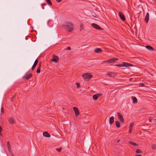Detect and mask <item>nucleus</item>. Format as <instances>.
<instances>
[{
    "label": "nucleus",
    "instance_id": "obj_43",
    "mask_svg": "<svg viewBox=\"0 0 156 156\" xmlns=\"http://www.w3.org/2000/svg\"><path fill=\"white\" fill-rule=\"evenodd\" d=\"M135 156H142L141 154H136L135 155Z\"/></svg>",
    "mask_w": 156,
    "mask_h": 156
},
{
    "label": "nucleus",
    "instance_id": "obj_32",
    "mask_svg": "<svg viewBox=\"0 0 156 156\" xmlns=\"http://www.w3.org/2000/svg\"><path fill=\"white\" fill-rule=\"evenodd\" d=\"M2 127L1 126H0V135L1 136H2V134L1 133V132L2 131Z\"/></svg>",
    "mask_w": 156,
    "mask_h": 156
},
{
    "label": "nucleus",
    "instance_id": "obj_39",
    "mask_svg": "<svg viewBox=\"0 0 156 156\" xmlns=\"http://www.w3.org/2000/svg\"><path fill=\"white\" fill-rule=\"evenodd\" d=\"M144 84L143 83H141L140 84V86L141 87H144Z\"/></svg>",
    "mask_w": 156,
    "mask_h": 156
},
{
    "label": "nucleus",
    "instance_id": "obj_2",
    "mask_svg": "<svg viewBox=\"0 0 156 156\" xmlns=\"http://www.w3.org/2000/svg\"><path fill=\"white\" fill-rule=\"evenodd\" d=\"M82 76L84 80L88 81L92 77V75L91 73H88L82 75Z\"/></svg>",
    "mask_w": 156,
    "mask_h": 156
},
{
    "label": "nucleus",
    "instance_id": "obj_15",
    "mask_svg": "<svg viewBox=\"0 0 156 156\" xmlns=\"http://www.w3.org/2000/svg\"><path fill=\"white\" fill-rule=\"evenodd\" d=\"M38 60H37V59H36L33 65V66H32V70H33L34 69L35 67H36V65H37V63H38Z\"/></svg>",
    "mask_w": 156,
    "mask_h": 156
},
{
    "label": "nucleus",
    "instance_id": "obj_13",
    "mask_svg": "<svg viewBox=\"0 0 156 156\" xmlns=\"http://www.w3.org/2000/svg\"><path fill=\"white\" fill-rule=\"evenodd\" d=\"M114 118L113 116H112L110 117L109 118V124L111 125H112L114 122Z\"/></svg>",
    "mask_w": 156,
    "mask_h": 156
},
{
    "label": "nucleus",
    "instance_id": "obj_42",
    "mask_svg": "<svg viewBox=\"0 0 156 156\" xmlns=\"http://www.w3.org/2000/svg\"><path fill=\"white\" fill-rule=\"evenodd\" d=\"M62 0H56V1L58 2H60Z\"/></svg>",
    "mask_w": 156,
    "mask_h": 156
},
{
    "label": "nucleus",
    "instance_id": "obj_47",
    "mask_svg": "<svg viewBox=\"0 0 156 156\" xmlns=\"http://www.w3.org/2000/svg\"><path fill=\"white\" fill-rule=\"evenodd\" d=\"M120 140H118V142H119Z\"/></svg>",
    "mask_w": 156,
    "mask_h": 156
},
{
    "label": "nucleus",
    "instance_id": "obj_34",
    "mask_svg": "<svg viewBox=\"0 0 156 156\" xmlns=\"http://www.w3.org/2000/svg\"><path fill=\"white\" fill-rule=\"evenodd\" d=\"M153 119V118L151 117H150L149 118V121L150 122H151L152 120Z\"/></svg>",
    "mask_w": 156,
    "mask_h": 156
},
{
    "label": "nucleus",
    "instance_id": "obj_46",
    "mask_svg": "<svg viewBox=\"0 0 156 156\" xmlns=\"http://www.w3.org/2000/svg\"><path fill=\"white\" fill-rule=\"evenodd\" d=\"M154 120L155 121V122H156V119H154Z\"/></svg>",
    "mask_w": 156,
    "mask_h": 156
},
{
    "label": "nucleus",
    "instance_id": "obj_14",
    "mask_svg": "<svg viewBox=\"0 0 156 156\" xmlns=\"http://www.w3.org/2000/svg\"><path fill=\"white\" fill-rule=\"evenodd\" d=\"M8 122L10 124H14L15 123V120L12 118H10L8 119Z\"/></svg>",
    "mask_w": 156,
    "mask_h": 156
},
{
    "label": "nucleus",
    "instance_id": "obj_38",
    "mask_svg": "<svg viewBox=\"0 0 156 156\" xmlns=\"http://www.w3.org/2000/svg\"><path fill=\"white\" fill-rule=\"evenodd\" d=\"M14 97H15V96H13L11 98V102H12L13 101V98H14Z\"/></svg>",
    "mask_w": 156,
    "mask_h": 156
},
{
    "label": "nucleus",
    "instance_id": "obj_18",
    "mask_svg": "<svg viewBox=\"0 0 156 156\" xmlns=\"http://www.w3.org/2000/svg\"><path fill=\"white\" fill-rule=\"evenodd\" d=\"M134 125L133 123H131L129 126V133H131L132 131L133 126Z\"/></svg>",
    "mask_w": 156,
    "mask_h": 156
},
{
    "label": "nucleus",
    "instance_id": "obj_44",
    "mask_svg": "<svg viewBox=\"0 0 156 156\" xmlns=\"http://www.w3.org/2000/svg\"><path fill=\"white\" fill-rule=\"evenodd\" d=\"M106 63H105L104 64H103L104 66H106Z\"/></svg>",
    "mask_w": 156,
    "mask_h": 156
},
{
    "label": "nucleus",
    "instance_id": "obj_41",
    "mask_svg": "<svg viewBox=\"0 0 156 156\" xmlns=\"http://www.w3.org/2000/svg\"><path fill=\"white\" fill-rule=\"evenodd\" d=\"M98 94V95L99 96V97L102 95V94Z\"/></svg>",
    "mask_w": 156,
    "mask_h": 156
},
{
    "label": "nucleus",
    "instance_id": "obj_16",
    "mask_svg": "<svg viewBox=\"0 0 156 156\" xmlns=\"http://www.w3.org/2000/svg\"><path fill=\"white\" fill-rule=\"evenodd\" d=\"M94 51L96 53H98L102 52V51L101 49L97 48L94 49Z\"/></svg>",
    "mask_w": 156,
    "mask_h": 156
},
{
    "label": "nucleus",
    "instance_id": "obj_33",
    "mask_svg": "<svg viewBox=\"0 0 156 156\" xmlns=\"http://www.w3.org/2000/svg\"><path fill=\"white\" fill-rule=\"evenodd\" d=\"M31 39V36H27L25 38V39Z\"/></svg>",
    "mask_w": 156,
    "mask_h": 156
},
{
    "label": "nucleus",
    "instance_id": "obj_24",
    "mask_svg": "<svg viewBox=\"0 0 156 156\" xmlns=\"http://www.w3.org/2000/svg\"><path fill=\"white\" fill-rule=\"evenodd\" d=\"M98 97H99V96L98 95V94H95L93 96V98L94 100H97Z\"/></svg>",
    "mask_w": 156,
    "mask_h": 156
},
{
    "label": "nucleus",
    "instance_id": "obj_3",
    "mask_svg": "<svg viewBox=\"0 0 156 156\" xmlns=\"http://www.w3.org/2000/svg\"><path fill=\"white\" fill-rule=\"evenodd\" d=\"M118 60V59L117 58H111L110 59L108 60L107 61H103L101 64H104L105 63H110L113 62H114Z\"/></svg>",
    "mask_w": 156,
    "mask_h": 156
},
{
    "label": "nucleus",
    "instance_id": "obj_19",
    "mask_svg": "<svg viewBox=\"0 0 156 156\" xmlns=\"http://www.w3.org/2000/svg\"><path fill=\"white\" fill-rule=\"evenodd\" d=\"M7 146L8 147V151L9 152H12L11 149L10 147V143L9 141H8L7 142Z\"/></svg>",
    "mask_w": 156,
    "mask_h": 156
},
{
    "label": "nucleus",
    "instance_id": "obj_25",
    "mask_svg": "<svg viewBox=\"0 0 156 156\" xmlns=\"http://www.w3.org/2000/svg\"><path fill=\"white\" fill-rule=\"evenodd\" d=\"M80 30H82L83 29V25L82 23H81L80 25Z\"/></svg>",
    "mask_w": 156,
    "mask_h": 156
},
{
    "label": "nucleus",
    "instance_id": "obj_17",
    "mask_svg": "<svg viewBox=\"0 0 156 156\" xmlns=\"http://www.w3.org/2000/svg\"><path fill=\"white\" fill-rule=\"evenodd\" d=\"M43 136L47 137H49L51 136V135L49 134L47 132H44L43 133Z\"/></svg>",
    "mask_w": 156,
    "mask_h": 156
},
{
    "label": "nucleus",
    "instance_id": "obj_11",
    "mask_svg": "<svg viewBox=\"0 0 156 156\" xmlns=\"http://www.w3.org/2000/svg\"><path fill=\"white\" fill-rule=\"evenodd\" d=\"M149 15L148 12L146 13V16L145 18V21L146 23H147L148 22L149 20Z\"/></svg>",
    "mask_w": 156,
    "mask_h": 156
},
{
    "label": "nucleus",
    "instance_id": "obj_4",
    "mask_svg": "<svg viewBox=\"0 0 156 156\" xmlns=\"http://www.w3.org/2000/svg\"><path fill=\"white\" fill-rule=\"evenodd\" d=\"M91 26L93 28L97 29V30H103V29L101 28V27H100L99 25H97V24L94 23H92L91 24Z\"/></svg>",
    "mask_w": 156,
    "mask_h": 156
},
{
    "label": "nucleus",
    "instance_id": "obj_21",
    "mask_svg": "<svg viewBox=\"0 0 156 156\" xmlns=\"http://www.w3.org/2000/svg\"><path fill=\"white\" fill-rule=\"evenodd\" d=\"M146 48L148 49L150 51H154L153 48L149 45H147L145 46Z\"/></svg>",
    "mask_w": 156,
    "mask_h": 156
},
{
    "label": "nucleus",
    "instance_id": "obj_27",
    "mask_svg": "<svg viewBox=\"0 0 156 156\" xmlns=\"http://www.w3.org/2000/svg\"><path fill=\"white\" fill-rule=\"evenodd\" d=\"M141 152V151L140 149H137L136 151V152L137 153H140Z\"/></svg>",
    "mask_w": 156,
    "mask_h": 156
},
{
    "label": "nucleus",
    "instance_id": "obj_35",
    "mask_svg": "<svg viewBox=\"0 0 156 156\" xmlns=\"http://www.w3.org/2000/svg\"><path fill=\"white\" fill-rule=\"evenodd\" d=\"M76 85L77 87H79L80 86V84L78 83H76Z\"/></svg>",
    "mask_w": 156,
    "mask_h": 156
},
{
    "label": "nucleus",
    "instance_id": "obj_26",
    "mask_svg": "<svg viewBox=\"0 0 156 156\" xmlns=\"http://www.w3.org/2000/svg\"><path fill=\"white\" fill-rule=\"evenodd\" d=\"M151 147H152V148L153 150L155 149L156 148V144H153L152 145Z\"/></svg>",
    "mask_w": 156,
    "mask_h": 156
},
{
    "label": "nucleus",
    "instance_id": "obj_6",
    "mask_svg": "<svg viewBox=\"0 0 156 156\" xmlns=\"http://www.w3.org/2000/svg\"><path fill=\"white\" fill-rule=\"evenodd\" d=\"M73 109L75 112V116L77 117L80 114V112L78 109L77 107H73Z\"/></svg>",
    "mask_w": 156,
    "mask_h": 156
},
{
    "label": "nucleus",
    "instance_id": "obj_5",
    "mask_svg": "<svg viewBox=\"0 0 156 156\" xmlns=\"http://www.w3.org/2000/svg\"><path fill=\"white\" fill-rule=\"evenodd\" d=\"M117 114L118 115V119L122 123H124V121L122 115L119 112H118Z\"/></svg>",
    "mask_w": 156,
    "mask_h": 156
},
{
    "label": "nucleus",
    "instance_id": "obj_30",
    "mask_svg": "<svg viewBox=\"0 0 156 156\" xmlns=\"http://www.w3.org/2000/svg\"><path fill=\"white\" fill-rule=\"evenodd\" d=\"M47 2L50 5H52V3L50 0H47Z\"/></svg>",
    "mask_w": 156,
    "mask_h": 156
},
{
    "label": "nucleus",
    "instance_id": "obj_20",
    "mask_svg": "<svg viewBox=\"0 0 156 156\" xmlns=\"http://www.w3.org/2000/svg\"><path fill=\"white\" fill-rule=\"evenodd\" d=\"M131 98L133 100V103H136L137 102V99L136 97L134 96H132Z\"/></svg>",
    "mask_w": 156,
    "mask_h": 156
},
{
    "label": "nucleus",
    "instance_id": "obj_36",
    "mask_svg": "<svg viewBox=\"0 0 156 156\" xmlns=\"http://www.w3.org/2000/svg\"><path fill=\"white\" fill-rule=\"evenodd\" d=\"M1 111L2 113H3L4 112V109L2 107L1 108Z\"/></svg>",
    "mask_w": 156,
    "mask_h": 156
},
{
    "label": "nucleus",
    "instance_id": "obj_31",
    "mask_svg": "<svg viewBox=\"0 0 156 156\" xmlns=\"http://www.w3.org/2000/svg\"><path fill=\"white\" fill-rule=\"evenodd\" d=\"M115 66H118V67H121L123 66L122 64H115Z\"/></svg>",
    "mask_w": 156,
    "mask_h": 156
},
{
    "label": "nucleus",
    "instance_id": "obj_1",
    "mask_svg": "<svg viewBox=\"0 0 156 156\" xmlns=\"http://www.w3.org/2000/svg\"><path fill=\"white\" fill-rule=\"evenodd\" d=\"M62 28L66 31L71 32L74 30L73 23L71 22H64L62 26Z\"/></svg>",
    "mask_w": 156,
    "mask_h": 156
},
{
    "label": "nucleus",
    "instance_id": "obj_23",
    "mask_svg": "<svg viewBox=\"0 0 156 156\" xmlns=\"http://www.w3.org/2000/svg\"><path fill=\"white\" fill-rule=\"evenodd\" d=\"M116 126L117 128H119L120 126V122L118 121L115 122Z\"/></svg>",
    "mask_w": 156,
    "mask_h": 156
},
{
    "label": "nucleus",
    "instance_id": "obj_12",
    "mask_svg": "<svg viewBox=\"0 0 156 156\" xmlns=\"http://www.w3.org/2000/svg\"><path fill=\"white\" fill-rule=\"evenodd\" d=\"M58 59V57L56 56L55 55L53 56V58L52 59L51 61L52 62H57Z\"/></svg>",
    "mask_w": 156,
    "mask_h": 156
},
{
    "label": "nucleus",
    "instance_id": "obj_28",
    "mask_svg": "<svg viewBox=\"0 0 156 156\" xmlns=\"http://www.w3.org/2000/svg\"><path fill=\"white\" fill-rule=\"evenodd\" d=\"M129 143L131 144H132L135 146L137 145V144L136 143L133 142H129Z\"/></svg>",
    "mask_w": 156,
    "mask_h": 156
},
{
    "label": "nucleus",
    "instance_id": "obj_37",
    "mask_svg": "<svg viewBox=\"0 0 156 156\" xmlns=\"http://www.w3.org/2000/svg\"><path fill=\"white\" fill-rule=\"evenodd\" d=\"M66 50H71V48L70 47H68L66 49H65Z\"/></svg>",
    "mask_w": 156,
    "mask_h": 156
},
{
    "label": "nucleus",
    "instance_id": "obj_10",
    "mask_svg": "<svg viewBox=\"0 0 156 156\" xmlns=\"http://www.w3.org/2000/svg\"><path fill=\"white\" fill-rule=\"evenodd\" d=\"M122 66L123 67H130L132 66L133 65L130 63L126 62H123L122 64Z\"/></svg>",
    "mask_w": 156,
    "mask_h": 156
},
{
    "label": "nucleus",
    "instance_id": "obj_8",
    "mask_svg": "<svg viewBox=\"0 0 156 156\" xmlns=\"http://www.w3.org/2000/svg\"><path fill=\"white\" fill-rule=\"evenodd\" d=\"M116 75L115 73L109 72L107 73L106 75L108 76L109 77H115Z\"/></svg>",
    "mask_w": 156,
    "mask_h": 156
},
{
    "label": "nucleus",
    "instance_id": "obj_40",
    "mask_svg": "<svg viewBox=\"0 0 156 156\" xmlns=\"http://www.w3.org/2000/svg\"><path fill=\"white\" fill-rule=\"evenodd\" d=\"M41 5H46V3H42V4H41Z\"/></svg>",
    "mask_w": 156,
    "mask_h": 156
},
{
    "label": "nucleus",
    "instance_id": "obj_7",
    "mask_svg": "<svg viewBox=\"0 0 156 156\" xmlns=\"http://www.w3.org/2000/svg\"><path fill=\"white\" fill-rule=\"evenodd\" d=\"M119 15L122 21H124L126 19L124 16L122 12H119Z\"/></svg>",
    "mask_w": 156,
    "mask_h": 156
},
{
    "label": "nucleus",
    "instance_id": "obj_9",
    "mask_svg": "<svg viewBox=\"0 0 156 156\" xmlns=\"http://www.w3.org/2000/svg\"><path fill=\"white\" fill-rule=\"evenodd\" d=\"M32 74L31 73H29L28 74H26L25 75L23 76V79H25L26 80H28L29 79H30V78H31L32 76Z\"/></svg>",
    "mask_w": 156,
    "mask_h": 156
},
{
    "label": "nucleus",
    "instance_id": "obj_29",
    "mask_svg": "<svg viewBox=\"0 0 156 156\" xmlns=\"http://www.w3.org/2000/svg\"><path fill=\"white\" fill-rule=\"evenodd\" d=\"M62 147H61L59 148H56V150L58 152H60L62 150Z\"/></svg>",
    "mask_w": 156,
    "mask_h": 156
},
{
    "label": "nucleus",
    "instance_id": "obj_22",
    "mask_svg": "<svg viewBox=\"0 0 156 156\" xmlns=\"http://www.w3.org/2000/svg\"><path fill=\"white\" fill-rule=\"evenodd\" d=\"M41 64H39V66L37 69V73H39L40 72L41 69Z\"/></svg>",
    "mask_w": 156,
    "mask_h": 156
},
{
    "label": "nucleus",
    "instance_id": "obj_45",
    "mask_svg": "<svg viewBox=\"0 0 156 156\" xmlns=\"http://www.w3.org/2000/svg\"><path fill=\"white\" fill-rule=\"evenodd\" d=\"M42 9H44V7L43 5H42Z\"/></svg>",
    "mask_w": 156,
    "mask_h": 156
}]
</instances>
